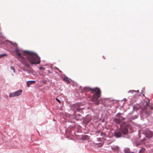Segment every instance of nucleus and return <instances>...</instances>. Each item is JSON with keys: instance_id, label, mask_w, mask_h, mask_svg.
<instances>
[{"instance_id": "nucleus-1", "label": "nucleus", "mask_w": 153, "mask_h": 153, "mask_svg": "<svg viewBox=\"0 0 153 153\" xmlns=\"http://www.w3.org/2000/svg\"><path fill=\"white\" fill-rule=\"evenodd\" d=\"M24 56L31 64H37L40 63V58L36 53L28 51H24Z\"/></svg>"}, {"instance_id": "nucleus-2", "label": "nucleus", "mask_w": 153, "mask_h": 153, "mask_svg": "<svg viewBox=\"0 0 153 153\" xmlns=\"http://www.w3.org/2000/svg\"><path fill=\"white\" fill-rule=\"evenodd\" d=\"M86 89L91 91V92L93 94V97L91 99V100L94 102V103L95 104H100L99 102L97 99L101 96V91L100 89L98 88H95L93 89L87 88Z\"/></svg>"}, {"instance_id": "nucleus-3", "label": "nucleus", "mask_w": 153, "mask_h": 153, "mask_svg": "<svg viewBox=\"0 0 153 153\" xmlns=\"http://www.w3.org/2000/svg\"><path fill=\"white\" fill-rule=\"evenodd\" d=\"M128 127L125 126L121 128L119 131H114V135L117 138L124 137L126 138L129 137L128 136Z\"/></svg>"}, {"instance_id": "nucleus-4", "label": "nucleus", "mask_w": 153, "mask_h": 153, "mask_svg": "<svg viewBox=\"0 0 153 153\" xmlns=\"http://www.w3.org/2000/svg\"><path fill=\"white\" fill-rule=\"evenodd\" d=\"M70 106V108L73 109L74 118L77 121H82L83 120L84 117H82L81 114L76 113V112L77 111L81 112L82 109L84 108H81L79 107H75L74 106Z\"/></svg>"}, {"instance_id": "nucleus-5", "label": "nucleus", "mask_w": 153, "mask_h": 153, "mask_svg": "<svg viewBox=\"0 0 153 153\" xmlns=\"http://www.w3.org/2000/svg\"><path fill=\"white\" fill-rule=\"evenodd\" d=\"M16 54L18 56V59L21 63L27 68H30V64L28 63L25 60V58L22 56L21 55V53L19 51L18 48H16L15 50Z\"/></svg>"}, {"instance_id": "nucleus-6", "label": "nucleus", "mask_w": 153, "mask_h": 153, "mask_svg": "<svg viewBox=\"0 0 153 153\" xmlns=\"http://www.w3.org/2000/svg\"><path fill=\"white\" fill-rule=\"evenodd\" d=\"M148 108H149L150 109L153 110V106H142L140 107V108L141 109V111L142 112H145L146 114H149V113L146 111V109Z\"/></svg>"}, {"instance_id": "nucleus-7", "label": "nucleus", "mask_w": 153, "mask_h": 153, "mask_svg": "<svg viewBox=\"0 0 153 153\" xmlns=\"http://www.w3.org/2000/svg\"><path fill=\"white\" fill-rule=\"evenodd\" d=\"M127 101L126 99L124 98L123 100L121 101H117L116 100H113L110 101L111 104L115 105H121L122 104H124L125 102Z\"/></svg>"}, {"instance_id": "nucleus-8", "label": "nucleus", "mask_w": 153, "mask_h": 153, "mask_svg": "<svg viewBox=\"0 0 153 153\" xmlns=\"http://www.w3.org/2000/svg\"><path fill=\"white\" fill-rule=\"evenodd\" d=\"M8 144L10 148L13 149L19 148V143L16 141H11Z\"/></svg>"}, {"instance_id": "nucleus-9", "label": "nucleus", "mask_w": 153, "mask_h": 153, "mask_svg": "<svg viewBox=\"0 0 153 153\" xmlns=\"http://www.w3.org/2000/svg\"><path fill=\"white\" fill-rule=\"evenodd\" d=\"M22 90H18L15 92L10 93L9 97H12L19 96L22 94Z\"/></svg>"}, {"instance_id": "nucleus-10", "label": "nucleus", "mask_w": 153, "mask_h": 153, "mask_svg": "<svg viewBox=\"0 0 153 153\" xmlns=\"http://www.w3.org/2000/svg\"><path fill=\"white\" fill-rule=\"evenodd\" d=\"M91 120V117L89 114L87 115L85 117H84L82 121L85 123H89Z\"/></svg>"}, {"instance_id": "nucleus-11", "label": "nucleus", "mask_w": 153, "mask_h": 153, "mask_svg": "<svg viewBox=\"0 0 153 153\" xmlns=\"http://www.w3.org/2000/svg\"><path fill=\"white\" fill-rule=\"evenodd\" d=\"M133 108L132 111L128 113V115H131L134 112V111H137L140 109V107L142 106H131Z\"/></svg>"}, {"instance_id": "nucleus-12", "label": "nucleus", "mask_w": 153, "mask_h": 153, "mask_svg": "<svg viewBox=\"0 0 153 153\" xmlns=\"http://www.w3.org/2000/svg\"><path fill=\"white\" fill-rule=\"evenodd\" d=\"M153 132L149 130L146 131L145 136L146 137L148 138H151L152 137L153 135Z\"/></svg>"}, {"instance_id": "nucleus-13", "label": "nucleus", "mask_w": 153, "mask_h": 153, "mask_svg": "<svg viewBox=\"0 0 153 153\" xmlns=\"http://www.w3.org/2000/svg\"><path fill=\"white\" fill-rule=\"evenodd\" d=\"M149 100L148 99H146L143 102V105H149Z\"/></svg>"}, {"instance_id": "nucleus-14", "label": "nucleus", "mask_w": 153, "mask_h": 153, "mask_svg": "<svg viewBox=\"0 0 153 153\" xmlns=\"http://www.w3.org/2000/svg\"><path fill=\"white\" fill-rule=\"evenodd\" d=\"M89 138V136L87 135H82L81 136V139L83 140H88Z\"/></svg>"}, {"instance_id": "nucleus-15", "label": "nucleus", "mask_w": 153, "mask_h": 153, "mask_svg": "<svg viewBox=\"0 0 153 153\" xmlns=\"http://www.w3.org/2000/svg\"><path fill=\"white\" fill-rule=\"evenodd\" d=\"M138 115L137 114L135 115L134 116H132L128 118V120L130 121L132 120H134L138 117Z\"/></svg>"}, {"instance_id": "nucleus-16", "label": "nucleus", "mask_w": 153, "mask_h": 153, "mask_svg": "<svg viewBox=\"0 0 153 153\" xmlns=\"http://www.w3.org/2000/svg\"><path fill=\"white\" fill-rule=\"evenodd\" d=\"M74 124L72 125H69L68 126V129H74L76 127V124H75V122L74 121L73 122Z\"/></svg>"}, {"instance_id": "nucleus-17", "label": "nucleus", "mask_w": 153, "mask_h": 153, "mask_svg": "<svg viewBox=\"0 0 153 153\" xmlns=\"http://www.w3.org/2000/svg\"><path fill=\"white\" fill-rule=\"evenodd\" d=\"M35 81H30L27 82V85L28 87H29L30 85L35 83Z\"/></svg>"}, {"instance_id": "nucleus-18", "label": "nucleus", "mask_w": 153, "mask_h": 153, "mask_svg": "<svg viewBox=\"0 0 153 153\" xmlns=\"http://www.w3.org/2000/svg\"><path fill=\"white\" fill-rule=\"evenodd\" d=\"M130 149L129 148L126 147L124 149V152L125 153H129L130 152Z\"/></svg>"}, {"instance_id": "nucleus-19", "label": "nucleus", "mask_w": 153, "mask_h": 153, "mask_svg": "<svg viewBox=\"0 0 153 153\" xmlns=\"http://www.w3.org/2000/svg\"><path fill=\"white\" fill-rule=\"evenodd\" d=\"M146 139L145 137H144L143 139L140 140V142H139L138 144L139 145H140L141 144L143 143L144 141Z\"/></svg>"}, {"instance_id": "nucleus-20", "label": "nucleus", "mask_w": 153, "mask_h": 153, "mask_svg": "<svg viewBox=\"0 0 153 153\" xmlns=\"http://www.w3.org/2000/svg\"><path fill=\"white\" fill-rule=\"evenodd\" d=\"M63 80L67 84L69 83L70 81L67 77H65L63 79Z\"/></svg>"}, {"instance_id": "nucleus-21", "label": "nucleus", "mask_w": 153, "mask_h": 153, "mask_svg": "<svg viewBox=\"0 0 153 153\" xmlns=\"http://www.w3.org/2000/svg\"><path fill=\"white\" fill-rule=\"evenodd\" d=\"M96 145H97V146L98 147H102L103 144V143H96Z\"/></svg>"}, {"instance_id": "nucleus-22", "label": "nucleus", "mask_w": 153, "mask_h": 153, "mask_svg": "<svg viewBox=\"0 0 153 153\" xmlns=\"http://www.w3.org/2000/svg\"><path fill=\"white\" fill-rule=\"evenodd\" d=\"M145 150V149L144 148H142L140 149L139 151V153H144Z\"/></svg>"}, {"instance_id": "nucleus-23", "label": "nucleus", "mask_w": 153, "mask_h": 153, "mask_svg": "<svg viewBox=\"0 0 153 153\" xmlns=\"http://www.w3.org/2000/svg\"><path fill=\"white\" fill-rule=\"evenodd\" d=\"M115 116L119 118H121L122 117L121 116V114L120 113H118L115 115Z\"/></svg>"}, {"instance_id": "nucleus-24", "label": "nucleus", "mask_w": 153, "mask_h": 153, "mask_svg": "<svg viewBox=\"0 0 153 153\" xmlns=\"http://www.w3.org/2000/svg\"><path fill=\"white\" fill-rule=\"evenodd\" d=\"M116 149V150H115V152H118L119 150V147L118 146H116L114 147H113L112 149Z\"/></svg>"}, {"instance_id": "nucleus-25", "label": "nucleus", "mask_w": 153, "mask_h": 153, "mask_svg": "<svg viewBox=\"0 0 153 153\" xmlns=\"http://www.w3.org/2000/svg\"><path fill=\"white\" fill-rule=\"evenodd\" d=\"M137 99V98L134 96H133L131 98L132 101H133L135 102L136 101V99Z\"/></svg>"}, {"instance_id": "nucleus-26", "label": "nucleus", "mask_w": 153, "mask_h": 153, "mask_svg": "<svg viewBox=\"0 0 153 153\" xmlns=\"http://www.w3.org/2000/svg\"><path fill=\"white\" fill-rule=\"evenodd\" d=\"M81 126H78L77 127V132H79L81 131Z\"/></svg>"}, {"instance_id": "nucleus-27", "label": "nucleus", "mask_w": 153, "mask_h": 153, "mask_svg": "<svg viewBox=\"0 0 153 153\" xmlns=\"http://www.w3.org/2000/svg\"><path fill=\"white\" fill-rule=\"evenodd\" d=\"M7 56V54H3L0 55V59L2 58L3 57L5 56Z\"/></svg>"}, {"instance_id": "nucleus-28", "label": "nucleus", "mask_w": 153, "mask_h": 153, "mask_svg": "<svg viewBox=\"0 0 153 153\" xmlns=\"http://www.w3.org/2000/svg\"><path fill=\"white\" fill-rule=\"evenodd\" d=\"M97 140L98 142H101L102 141V138L101 137L97 138Z\"/></svg>"}, {"instance_id": "nucleus-29", "label": "nucleus", "mask_w": 153, "mask_h": 153, "mask_svg": "<svg viewBox=\"0 0 153 153\" xmlns=\"http://www.w3.org/2000/svg\"><path fill=\"white\" fill-rule=\"evenodd\" d=\"M10 69L13 71V72L14 73L15 72V69L14 67L13 66H11L10 67Z\"/></svg>"}, {"instance_id": "nucleus-30", "label": "nucleus", "mask_w": 153, "mask_h": 153, "mask_svg": "<svg viewBox=\"0 0 153 153\" xmlns=\"http://www.w3.org/2000/svg\"><path fill=\"white\" fill-rule=\"evenodd\" d=\"M100 135L101 136H105V133L103 132H101L100 134Z\"/></svg>"}, {"instance_id": "nucleus-31", "label": "nucleus", "mask_w": 153, "mask_h": 153, "mask_svg": "<svg viewBox=\"0 0 153 153\" xmlns=\"http://www.w3.org/2000/svg\"><path fill=\"white\" fill-rule=\"evenodd\" d=\"M138 135H139V137H138V138H136V139H138V140H140L139 139L141 137V135L140 134H139V133H138Z\"/></svg>"}, {"instance_id": "nucleus-32", "label": "nucleus", "mask_w": 153, "mask_h": 153, "mask_svg": "<svg viewBox=\"0 0 153 153\" xmlns=\"http://www.w3.org/2000/svg\"><path fill=\"white\" fill-rule=\"evenodd\" d=\"M56 99L57 100V102H59V103L60 102V100H59L58 99L56 98Z\"/></svg>"}, {"instance_id": "nucleus-33", "label": "nucleus", "mask_w": 153, "mask_h": 153, "mask_svg": "<svg viewBox=\"0 0 153 153\" xmlns=\"http://www.w3.org/2000/svg\"><path fill=\"white\" fill-rule=\"evenodd\" d=\"M39 69L40 70H44L45 69V68L42 67H40L39 68Z\"/></svg>"}, {"instance_id": "nucleus-34", "label": "nucleus", "mask_w": 153, "mask_h": 153, "mask_svg": "<svg viewBox=\"0 0 153 153\" xmlns=\"http://www.w3.org/2000/svg\"><path fill=\"white\" fill-rule=\"evenodd\" d=\"M87 108L88 109H91V106H90L89 107H87Z\"/></svg>"}, {"instance_id": "nucleus-35", "label": "nucleus", "mask_w": 153, "mask_h": 153, "mask_svg": "<svg viewBox=\"0 0 153 153\" xmlns=\"http://www.w3.org/2000/svg\"><path fill=\"white\" fill-rule=\"evenodd\" d=\"M129 153H134V152H129Z\"/></svg>"}, {"instance_id": "nucleus-36", "label": "nucleus", "mask_w": 153, "mask_h": 153, "mask_svg": "<svg viewBox=\"0 0 153 153\" xmlns=\"http://www.w3.org/2000/svg\"><path fill=\"white\" fill-rule=\"evenodd\" d=\"M58 70H59V72L60 73H61L62 72V71L60 70L59 69H58Z\"/></svg>"}, {"instance_id": "nucleus-37", "label": "nucleus", "mask_w": 153, "mask_h": 153, "mask_svg": "<svg viewBox=\"0 0 153 153\" xmlns=\"http://www.w3.org/2000/svg\"><path fill=\"white\" fill-rule=\"evenodd\" d=\"M96 133H99V131H96Z\"/></svg>"}, {"instance_id": "nucleus-38", "label": "nucleus", "mask_w": 153, "mask_h": 153, "mask_svg": "<svg viewBox=\"0 0 153 153\" xmlns=\"http://www.w3.org/2000/svg\"><path fill=\"white\" fill-rule=\"evenodd\" d=\"M60 110H62L61 108V107L60 108Z\"/></svg>"}, {"instance_id": "nucleus-39", "label": "nucleus", "mask_w": 153, "mask_h": 153, "mask_svg": "<svg viewBox=\"0 0 153 153\" xmlns=\"http://www.w3.org/2000/svg\"><path fill=\"white\" fill-rule=\"evenodd\" d=\"M15 45H16V46H17V44L15 43Z\"/></svg>"}, {"instance_id": "nucleus-40", "label": "nucleus", "mask_w": 153, "mask_h": 153, "mask_svg": "<svg viewBox=\"0 0 153 153\" xmlns=\"http://www.w3.org/2000/svg\"><path fill=\"white\" fill-rule=\"evenodd\" d=\"M102 122H104V120H102Z\"/></svg>"}, {"instance_id": "nucleus-41", "label": "nucleus", "mask_w": 153, "mask_h": 153, "mask_svg": "<svg viewBox=\"0 0 153 153\" xmlns=\"http://www.w3.org/2000/svg\"><path fill=\"white\" fill-rule=\"evenodd\" d=\"M68 122H70V121H68Z\"/></svg>"}, {"instance_id": "nucleus-42", "label": "nucleus", "mask_w": 153, "mask_h": 153, "mask_svg": "<svg viewBox=\"0 0 153 153\" xmlns=\"http://www.w3.org/2000/svg\"><path fill=\"white\" fill-rule=\"evenodd\" d=\"M69 131H70V132H71V130H70Z\"/></svg>"}, {"instance_id": "nucleus-43", "label": "nucleus", "mask_w": 153, "mask_h": 153, "mask_svg": "<svg viewBox=\"0 0 153 153\" xmlns=\"http://www.w3.org/2000/svg\"><path fill=\"white\" fill-rule=\"evenodd\" d=\"M124 106L122 105L121 107H123V106Z\"/></svg>"}]
</instances>
